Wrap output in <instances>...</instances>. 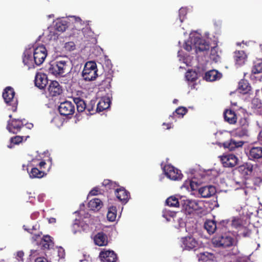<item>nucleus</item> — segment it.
Returning a JSON list of instances; mask_svg holds the SVG:
<instances>
[{"label":"nucleus","mask_w":262,"mask_h":262,"mask_svg":"<svg viewBox=\"0 0 262 262\" xmlns=\"http://www.w3.org/2000/svg\"><path fill=\"white\" fill-rule=\"evenodd\" d=\"M7 129L10 133L17 134L21 130L26 129V126L22 120L16 119H12L8 121Z\"/></svg>","instance_id":"nucleus-9"},{"label":"nucleus","mask_w":262,"mask_h":262,"mask_svg":"<svg viewBox=\"0 0 262 262\" xmlns=\"http://www.w3.org/2000/svg\"><path fill=\"white\" fill-rule=\"evenodd\" d=\"M212 242L215 247L224 248L236 246L237 244L236 238L230 232L216 235L213 238Z\"/></svg>","instance_id":"nucleus-2"},{"label":"nucleus","mask_w":262,"mask_h":262,"mask_svg":"<svg viewBox=\"0 0 262 262\" xmlns=\"http://www.w3.org/2000/svg\"><path fill=\"white\" fill-rule=\"evenodd\" d=\"M49 222L50 223H54L56 222V219L53 217H51L49 219Z\"/></svg>","instance_id":"nucleus-56"},{"label":"nucleus","mask_w":262,"mask_h":262,"mask_svg":"<svg viewBox=\"0 0 262 262\" xmlns=\"http://www.w3.org/2000/svg\"><path fill=\"white\" fill-rule=\"evenodd\" d=\"M102 185L107 191L115 189L116 190L118 186V184L116 182L109 179H105L102 182Z\"/></svg>","instance_id":"nucleus-33"},{"label":"nucleus","mask_w":262,"mask_h":262,"mask_svg":"<svg viewBox=\"0 0 262 262\" xmlns=\"http://www.w3.org/2000/svg\"><path fill=\"white\" fill-rule=\"evenodd\" d=\"M74 103L76 105L77 110L78 112L81 113L85 110L86 104L85 101L80 97L73 98Z\"/></svg>","instance_id":"nucleus-29"},{"label":"nucleus","mask_w":262,"mask_h":262,"mask_svg":"<svg viewBox=\"0 0 262 262\" xmlns=\"http://www.w3.org/2000/svg\"><path fill=\"white\" fill-rule=\"evenodd\" d=\"M115 193L117 198L123 204H126L130 198L129 192L123 187L116 188Z\"/></svg>","instance_id":"nucleus-15"},{"label":"nucleus","mask_w":262,"mask_h":262,"mask_svg":"<svg viewBox=\"0 0 262 262\" xmlns=\"http://www.w3.org/2000/svg\"><path fill=\"white\" fill-rule=\"evenodd\" d=\"M96 63L94 61L87 62L83 70L82 76L85 81H92L98 76Z\"/></svg>","instance_id":"nucleus-4"},{"label":"nucleus","mask_w":262,"mask_h":262,"mask_svg":"<svg viewBox=\"0 0 262 262\" xmlns=\"http://www.w3.org/2000/svg\"><path fill=\"white\" fill-rule=\"evenodd\" d=\"M210 58L211 60L216 62L220 59V56L218 54V48L217 46L211 48L210 51Z\"/></svg>","instance_id":"nucleus-37"},{"label":"nucleus","mask_w":262,"mask_h":262,"mask_svg":"<svg viewBox=\"0 0 262 262\" xmlns=\"http://www.w3.org/2000/svg\"><path fill=\"white\" fill-rule=\"evenodd\" d=\"M224 117L225 120L230 124H235L236 122V115L231 110H226L224 113Z\"/></svg>","instance_id":"nucleus-23"},{"label":"nucleus","mask_w":262,"mask_h":262,"mask_svg":"<svg viewBox=\"0 0 262 262\" xmlns=\"http://www.w3.org/2000/svg\"><path fill=\"white\" fill-rule=\"evenodd\" d=\"M112 77H113V75H112V74H108L107 75V76L103 80V82L110 83L112 80Z\"/></svg>","instance_id":"nucleus-52"},{"label":"nucleus","mask_w":262,"mask_h":262,"mask_svg":"<svg viewBox=\"0 0 262 262\" xmlns=\"http://www.w3.org/2000/svg\"><path fill=\"white\" fill-rule=\"evenodd\" d=\"M184 48L187 51H190L192 49L191 46L189 43V41H188L185 42L184 45Z\"/></svg>","instance_id":"nucleus-51"},{"label":"nucleus","mask_w":262,"mask_h":262,"mask_svg":"<svg viewBox=\"0 0 262 262\" xmlns=\"http://www.w3.org/2000/svg\"><path fill=\"white\" fill-rule=\"evenodd\" d=\"M222 74L217 70H212L205 73L204 78L208 81H214L220 79L222 77Z\"/></svg>","instance_id":"nucleus-21"},{"label":"nucleus","mask_w":262,"mask_h":262,"mask_svg":"<svg viewBox=\"0 0 262 262\" xmlns=\"http://www.w3.org/2000/svg\"><path fill=\"white\" fill-rule=\"evenodd\" d=\"M106 62H107V64H108L111 62V61L110 60H107Z\"/></svg>","instance_id":"nucleus-59"},{"label":"nucleus","mask_w":262,"mask_h":262,"mask_svg":"<svg viewBox=\"0 0 262 262\" xmlns=\"http://www.w3.org/2000/svg\"><path fill=\"white\" fill-rule=\"evenodd\" d=\"M252 73L254 74L262 73V61H259L254 63L252 69Z\"/></svg>","instance_id":"nucleus-41"},{"label":"nucleus","mask_w":262,"mask_h":262,"mask_svg":"<svg viewBox=\"0 0 262 262\" xmlns=\"http://www.w3.org/2000/svg\"><path fill=\"white\" fill-rule=\"evenodd\" d=\"M199 192L202 198H207L214 195L216 192V190L215 187L209 185L200 188L199 189Z\"/></svg>","instance_id":"nucleus-16"},{"label":"nucleus","mask_w":262,"mask_h":262,"mask_svg":"<svg viewBox=\"0 0 262 262\" xmlns=\"http://www.w3.org/2000/svg\"><path fill=\"white\" fill-rule=\"evenodd\" d=\"M9 117L11 118L12 117V115H9Z\"/></svg>","instance_id":"nucleus-61"},{"label":"nucleus","mask_w":262,"mask_h":262,"mask_svg":"<svg viewBox=\"0 0 262 262\" xmlns=\"http://www.w3.org/2000/svg\"><path fill=\"white\" fill-rule=\"evenodd\" d=\"M35 262H48L46 258L43 257H37Z\"/></svg>","instance_id":"nucleus-53"},{"label":"nucleus","mask_w":262,"mask_h":262,"mask_svg":"<svg viewBox=\"0 0 262 262\" xmlns=\"http://www.w3.org/2000/svg\"><path fill=\"white\" fill-rule=\"evenodd\" d=\"M30 177L31 178H41L47 173L44 170H41L37 167L32 168L31 171L29 172Z\"/></svg>","instance_id":"nucleus-28"},{"label":"nucleus","mask_w":262,"mask_h":262,"mask_svg":"<svg viewBox=\"0 0 262 262\" xmlns=\"http://www.w3.org/2000/svg\"><path fill=\"white\" fill-rule=\"evenodd\" d=\"M67 21L65 20H57L54 26L55 29L59 32H64L68 27Z\"/></svg>","instance_id":"nucleus-32"},{"label":"nucleus","mask_w":262,"mask_h":262,"mask_svg":"<svg viewBox=\"0 0 262 262\" xmlns=\"http://www.w3.org/2000/svg\"><path fill=\"white\" fill-rule=\"evenodd\" d=\"M166 203L170 207H178L180 203L176 197L171 196L167 199Z\"/></svg>","instance_id":"nucleus-38"},{"label":"nucleus","mask_w":262,"mask_h":262,"mask_svg":"<svg viewBox=\"0 0 262 262\" xmlns=\"http://www.w3.org/2000/svg\"><path fill=\"white\" fill-rule=\"evenodd\" d=\"M247 154L249 160L257 161L262 158V147L252 146Z\"/></svg>","instance_id":"nucleus-13"},{"label":"nucleus","mask_w":262,"mask_h":262,"mask_svg":"<svg viewBox=\"0 0 262 262\" xmlns=\"http://www.w3.org/2000/svg\"><path fill=\"white\" fill-rule=\"evenodd\" d=\"M163 170L167 177L170 180L178 181L182 179L183 174L181 171L171 165H165Z\"/></svg>","instance_id":"nucleus-7"},{"label":"nucleus","mask_w":262,"mask_h":262,"mask_svg":"<svg viewBox=\"0 0 262 262\" xmlns=\"http://www.w3.org/2000/svg\"><path fill=\"white\" fill-rule=\"evenodd\" d=\"M247 56L244 51H237L234 53V59L236 64L242 66L247 60Z\"/></svg>","instance_id":"nucleus-20"},{"label":"nucleus","mask_w":262,"mask_h":262,"mask_svg":"<svg viewBox=\"0 0 262 262\" xmlns=\"http://www.w3.org/2000/svg\"><path fill=\"white\" fill-rule=\"evenodd\" d=\"M95 104L96 101L93 100L90 101L88 104H86V108H85V111H86L90 115H93L96 112H98L96 111V108L95 109Z\"/></svg>","instance_id":"nucleus-36"},{"label":"nucleus","mask_w":262,"mask_h":262,"mask_svg":"<svg viewBox=\"0 0 262 262\" xmlns=\"http://www.w3.org/2000/svg\"><path fill=\"white\" fill-rule=\"evenodd\" d=\"M178 101V100L177 99H175L173 100V103H176Z\"/></svg>","instance_id":"nucleus-58"},{"label":"nucleus","mask_w":262,"mask_h":262,"mask_svg":"<svg viewBox=\"0 0 262 262\" xmlns=\"http://www.w3.org/2000/svg\"><path fill=\"white\" fill-rule=\"evenodd\" d=\"M15 93L11 86L6 87L3 93V97L6 103L12 106V110L16 111L18 104L17 99L14 97Z\"/></svg>","instance_id":"nucleus-6"},{"label":"nucleus","mask_w":262,"mask_h":262,"mask_svg":"<svg viewBox=\"0 0 262 262\" xmlns=\"http://www.w3.org/2000/svg\"><path fill=\"white\" fill-rule=\"evenodd\" d=\"M75 110L74 104L69 101L61 102L58 106L59 112L63 116L71 117L75 113Z\"/></svg>","instance_id":"nucleus-8"},{"label":"nucleus","mask_w":262,"mask_h":262,"mask_svg":"<svg viewBox=\"0 0 262 262\" xmlns=\"http://www.w3.org/2000/svg\"><path fill=\"white\" fill-rule=\"evenodd\" d=\"M253 169V165L249 163H245L238 167V170L243 175H250L252 173Z\"/></svg>","instance_id":"nucleus-27"},{"label":"nucleus","mask_w":262,"mask_h":262,"mask_svg":"<svg viewBox=\"0 0 262 262\" xmlns=\"http://www.w3.org/2000/svg\"><path fill=\"white\" fill-rule=\"evenodd\" d=\"M163 126H166V129H170L172 127V124L171 123H163V124H162Z\"/></svg>","instance_id":"nucleus-55"},{"label":"nucleus","mask_w":262,"mask_h":262,"mask_svg":"<svg viewBox=\"0 0 262 262\" xmlns=\"http://www.w3.org/2000/svg\"><path fill=\"white\" fill-rule=\"evenodd\" d=\"M244 144L243 141H236L235 140L231 139L229 141L223 143L224 148H228L229 150H234L237 147H242Z\"/></svg>","instance_id":"nucleus-22"},{"label":"nucleus","mask_w":262,"mask_h":262,"mask_svg":"<svg viewBox=\"0 0 262 262\" xmlns=\"http://www.w3.org/2000/svg\"><path fill=\"white\" fill-rule=\"evenodd\" d=\"M179 18H180V21L181 22H182L183 19L184 18V16L186 14V11L185 9L181 8L179 10Z\"/></svg>","instance_id":"nucleus-46"},{"label":"nucleus","mask_w":262,"mask_h":262,"mask_svg":"<svg viewBox=\"0 0 262 262\" xmlns=\"http://www.w3.org/2000/svg\"><path fill=\"white\" fill-rule=\"evenodd\" d=\"M30 136L28 135L25 136H16L11 138L10 142L11 143L13 144H18L22 142L24 140H27V139Z\"/></svg>","instance_id":"nucleus-35"},{"label":"nucleus","mask_w":262,"mask_h":262,"mask_svg":"<svg viewBox=\"0 0 262 262\" xmlns=\"http://www.w3.org/2000/svg\"><path fill=\"white\" fill-rule=\"evenodd\" d=\"M47 165L46 162L43 160L40 161L36 164V166L39 167V169L44 170L45 166Z\"/></svg>","instance_id":"nucleus-48"},{"label":"nucleus","mask_w":262,"mask_h":262,"mask_svg":"<svg viewBox=\"0 0 262 262\" xmlns=\"http://www.w3.org/2000/svg\"><path fill=\"white\" fill-rule=\"evenodd\" d=\"M40 244L44 249H49L53 246V242L51 239V237L49 235H45L41 239Z\"/></svg>","instance_id":"nucleus-31"},{"label":"nucleus","mask_w":262,"mask_h":262,"mask_svg":"<svg viewBox=\"0 0 262 262\" xmlns=\"http://www.w3.org/2000/svg\"><path fill=\"white\" fill-rule=\"evenodd\" d=\"M95 244L98 246H104L107 244V236L103 232L97 233L94 237Z\"/></svg>","instance_id":"nucleus-19"},{"label":"nucleus","mask_w":262,"mask_h":262,"mask_svg":"<svg viewBox=\"0 0 262 262\" xmlns=\"http://www.w3.org/2000/svg\"><path fill=\"white\" fill-rule=\"evenodd\" d=\"M24 253L22 251H18L17 253V258L18 260L23 261Z\"/></svg>","instance_id":"nucleus-50"},{"label":"nucleus","mask_w":262,"mask_h":262,"mask_svg":"<svg viewBox=\"0 0 262 262\" xmlns=\"http://www.w3.org/2000/svg\"><path fill=\"white\" fill-rule=\"evenodd\" d=\"M188 112L186 107L183 106H180L177 108L173 113V115H177L179 118H182Z\"/></svg>","instance_id":"nucleus-39"},{"label":"nucleus","mask_w":262,"mask_h":262,"mask_svg":"<svg viewBox=\"0 0 262 262\" xmlns=\"http://www.w3.org/2000/svg\"><path fill=\"white\" fill-rule=\"evenodd\" d=\"M241 235L244 237H250L252 234V230L249 228L243 227L241 229Z\"/></svg>","instance_id":"nucleus-42"},{"label":"nucleus","mask_w":262,"mask_h":262,"mask_svg":"<svg viewBox=\"0 0 262 262\" xmlns=\"http://www.w3.org/2000/svg\"><path fill=\"white\" fill-rule=\"evenodd\" d=\"M103 205L102 202L98 198H94L88 203V207L90 210L98 211Z\"/></svg>","instance_id":"nucleus-26"},{"label":"nucleus","mask_w":262,"mask_h":262,"mask_svg":"<svg viewBox=\"0 0 262 262\" xmlns=\"http://www.w3.org/2000/svg\"><path fill=\"white\" fill-rule=\"evenodd\" d=\"M181 202L185 211L189 214L196 212L201 213L203 210L202 203L196 200H186Z\"/></svg>","instance_id":"nucleus-5"},{"label":"nucleus","mask_w":262,"mask_h":262,"mask_svg":"<svg viewBox=\"0 0 262 262\" xmlns=\"http://www.w3.org/2000/svg\"><path fill=\"white\" fill-rule=\"evenodd\" d=\"M239 124L242 125V126L243 128V130H244L243 135H247L248 134V129L247 128L249 125V123L247 121V119L245 118H242L239 121Z\"/></svg>","instance_id":"nucleus-43"},{"label":"nucleus","mask_w":262,"mask_h":262,"mask_svg":"<svg viewBox=\"0 0 262 262\" xmlns=\"http://www.w3.org/2000/svg\"><path fill=\"white\" fill-rule=\"evenodd\" d=\"M251 86L247 80L242 79L239 82L238 89L239 93L243 94H248L251 91Z\"/></svg>","instance_id":"nucleus-25"},{"label":"nucleus","mask_w":262,"mask_h":262,"mask_svg":"<svg viewBox=\"0 0 262 262\" xmlns=\"http://www.w3.org/2000/svg\"><path fill=\"white\" fill-rule=\"evenodd\" d=\"M34 81L35 85L40 89H43L48 83L47 76L42 73H37Z\"/></svg>","instance_id":"nucleus-17"},{"label":"nucleus","mask_w":262,"mask_h":262,"mask_svg":"<svg viewBox=\"0 0 262 262\" xmlns=\"http://www.w3.org/2000/svg\"><path fill=\"white\" fill-rule=\"evenodd\" d=\"M182 246L185 250H195L199 246L198 242L192 236H186L181 238Z\"/></svg>","instance_id":"nucleus-10"},{"label":"nucleus","mask_w":262,"mask_h":262,"mask_svg":"<svg viewBox=\"0 0 262 262\" xmlns=\"http://www.w3.org/2000/svg\"><path fill=\"white\" fill-rule=\"evenodd\" d=\"M74 44L73 42H69L68 45Z\"/></svg>","instance_id":"nucleus-60"},{"label":"nucleus","mask_w":262,"mask_h":262,"mask_svg":"<svg viewBox=\"0 0 262 262\" xmlns=\"http://www.w3.org/2000/svg\"><path fill=\"white\" fill-rule=\"evenodd\" d=\"M191 42L193 43L196 52L208 51L210 48L209 43L199 37H194Z\"/></svg>","instance_id":"nucleus-11"},{"label":"nucleus","mask_w":262,"mask_h":262,"mask_svg":"<svg viewBox=\"0 0 262 262\" xmlns=\"http://www.w3.org/2000/svg\"><path fill=\"white\" fill-rule=\"evenodd\" d=\"M210 255H212L210 253L205 252L200 253L198 256L199 260L207 261L209 258Z\"/></svg>","instance_id":"nucleus-44"},{"label":"nucleus","mask_w":262,"mask_h":262,"mask_svg":"<svg viewBox=\"0 0 262 262\" xmlns=\"http://www.w3.org/2000/svg\"><path fill=\"white\" fill-rule=\"evenodd\" d=\"M58 256L60 258H64L65 252H64V250L62 248L60 247L58 249Z\"/></svg>","instance_id":"nucleus-49"},{"label":"nucleus","mask_w":262,"mask_h":262,"mask_svg":"<svg viewBox=\"0 0 262 262\" xmlns=\"http://www.w3.org/2000/svg\"><path fill=\"white\" fill-rule=\"evenodd\" d=\"M117 216V209L115 206H112L109 207L107 214V218L111 222L115 221Z\"/></svg>","instance_id":"nucleus-34"},{"label":"nucleus","mask_w":262,"mask_h":262,"mask_svg":"<svg viewBox=\"0 0 262 262\" xmlns=\"http://www.w3.org/2000/svg\"><path fill=\"white\" fill-rule=\"evenodd\" d=\"M204 226L209 234L214 233L217 229L216 222L213 220H207Z\"/></svg>","instance_id":"nucleus-30"},{"label":"nucleus","mask_w":262,"mask_h":262,"mask_svg":"<svg viewBox=\"0 0 262 262\" xmlns=\"http://www.w3.org/2000/svg\"><path fill=\"white\" fill-rule=\"evenodd\" d=\"M68 61L57 60L50 63L48 71L56 77H63L68 73Z\"/></svg>","instance_id":"nucleus-3"},{"label":"nucleus","mask_w":262,"mask_h":262,"mask_svg":"<svg viewBox=\"0 0 262 262\" xmlns=\"http://www.w3.org/2000/svg\"><path fill=\"white\" fill-rule=\"evenodd\" d=\"M33 124H32V123H30V124H28V126H27V127H26V129L27 128H29V129H31V128H32V127H33Z\"/></svg>","instance_id":"nucleus-57"},{"label":"nucleus","mask_w":262,"mask_h":262,"mask_svg":"<svg viewBox=\"0 0 262 262\" xmlns=\"http://www.w3.org/2000/svg\"><path fill=\"white\" fill-rule=\"evenodd\" d=\"M186 77L188 81L193 82L196 80V75L194 73L192 74L191 72H187L186 74Z\"/></svg>","instance_id":"nucleus-45"},{"label":"nucleus","mask_w":262,"mask_h":262,"mask_svg":"<svg viewBox=\"0 0 262 262\" xmlns=\"http://www.w3.org/2000/svg\"><path fill=\"white\" fill-rule=\"evenodd\" d=\"M111 101L108 98H102L97 104L96 111L101 112L110 106Z\"/></svg>","instance_id":"nucleus-24"},{"label":"nucleus","mask_w":262,"mask_h":262,"mask_svg":"<svg viewBox=\"0 0 262 262\" xmlns=\"http://www.w3.org/2000/svg\"><path fill=\"white\" fill-rule=\"evenodd\" d=\"M258 141L259 143L262 145V130L259 133V135L258 136Z\"/></svg>","instance_id":"nucleus-54"},{"label":"nucleus","mask_w":262,"mask_h":262,"mask_svg":"<svg viewBox=\"0 0 262 262\" xmlns=\"http://www.w3.org/2000/svg\"><path fill=\"white\" fill-rule=\"evenodd\" d=\"M48 90L51 97L58 96L62 93V87L57 81H52L50 83Z\"/></svg>","instance_id":"nucleus-14"},{"label":"nucleus","mask_w":262,"mask_h":262,"mask_svg":"<svg viewBox=\"0 0 262 262\" xmlns=\"http://www.w3.org/2000/svg\"><path fill=\"white\" fill-rule=\"evenodd\" d=\"M99 257L102 262H115L117 260V255L113 251H101Z\"/></svg>","instance_id":"nucleus-18"},{"label":"nucleus","mask_w":262,"mask_h":262,"mask_svg":"<svg viewBox=\"0 0 262 262\" xmlns=\"http://www.w3.org/2000/svg\"><path fill=\"white\" fill-rule=\"evenodd\" d=\"M100 193V190L98 187H94L93 189L91 190L90 192V194L91 195H96Z\"/></svg>","instance_id":"nucleus-47"},{"label":"nucleus","mask_w":262,"mask_h":262,"mask_svg":"<svg viewBox=\"0 0 262 262\" xmlns=\"http://www.w3.org/2000/svg\"><path fill=\"white\" fill-rule=\"evenodd\" d=\"M221 161L225 167H233L238 162V158L233 154H227L221 157Z\"/></svg>","instance_id":"nucleus-12"},{"label":"nucleus","mask_w":262,"mask_h":262,"mask_svg":"<svg viewBox=\"0 0 262 262\" xmlns=\"http://www.w3.org/2000/svg\"><path fill=\"white\" fill-rule=\"evenodd\" d=\"M262 107V103L259 99L254 98L251 102V108L254 110L260 108Z\"/></svg>","instance_id":"nucleus-40"},{"label":"nucleus","mask_w":262,"mask_h":262,"mask_svg":"<svg viewBox=\"0 0 262 262\" xmlns=\"http://www.w3.org/2000/svg\"><path fill=\"white\" fill-rule=\"evenodd\" d=\"M47 54L45 46L41 45L33 49H26L23 54V61L28 68H35V66H40L43 62Z\"/></svg>","instance_id":"nucleus-1"}]
</instances>
